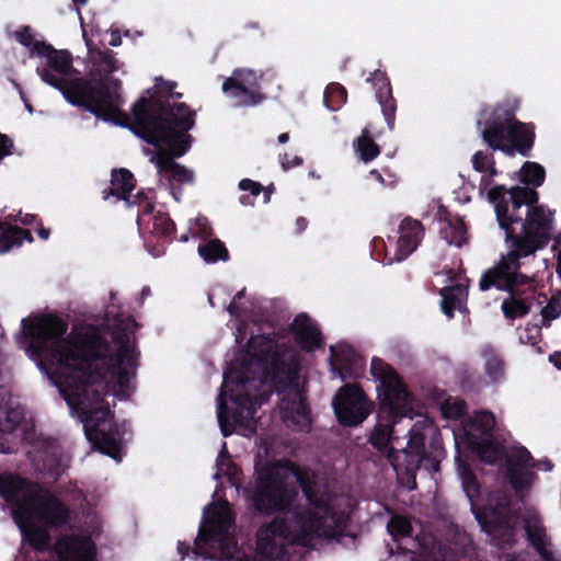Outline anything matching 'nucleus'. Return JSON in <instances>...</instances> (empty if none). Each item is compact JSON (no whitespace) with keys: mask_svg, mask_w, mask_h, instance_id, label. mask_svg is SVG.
Listing matches in <instances>:
<instances>
[{"mask_svg":"<svg viewBox=\"0 0 561 561\" xmlns=\"http://www.w3.org/2000/svg\"><path fill=\"white\" fill-rule=\"evenodd\" d=\"M444 412L450 417H461L466 412V403L465 401L459 400L455 401L453 404H446Z\"/></svg>","mask_w":561,"mask_h":561,"instance_id":"49530a36","label":"nucleus"},{"mask_svg":"<svg viewBox=\"0 0 561 561\" xmlns=\"http://www.w3.org/2000/svg\"><path fill=\"white\" fill-rule=\"evenodd\" d=\"M125 205L127 208L138 207L137 226L139 230H144L153 216L154 202L144 191H138L136 195L130 197V202L125 203Z\"/></svg>","mask_w":561,"mask_h":561,"instance_id":"c85d7f7f","label":"nucleus"},{"mask_svg":"<svg viewBox=\"0 0 561 561\" xmlns=\"http://www.w3.org/2000/svg\"><path fill=\"white\" fill-rule=\"evenodd\" d=\"M370 176H373L376 181L380 182V183H383L385 180L382 178V175L380 174V172L376 169L371 170L369 172Z\"/></svg>","mask_w":561,"mask_h":561,"instance_id":"0e129e2a","label":"nucleus"},{"mask_svg":"<svg viewBox=\"0 0 561 561\" xmlns=\"http://www.w3.org/2000/svg\"><path fill=\"white\" fill-rule=\"evenodd\" d=\"M228 311L231 316H237L240 311V308L237 304V301L232 300L230 305L228 306Z\"/></svg>","mask_w":561,"mask_h":561,"instance_id":"e2e57ef3","label":"nucleus"},{"mask_svg":"<svg viewBox=\"0 0 561 561\" xmlns=\"http://www.w3.org/2000/svg\"><path fill=\"white\" fill-rule=\"evenodd\" d=\"M178 83L175 81H168V80H164L163 78H156V91L153 92L152 95H163V93L165 95H169V93H172V90H174L176 88Z\"/></svg>","mask_w":561,"mask_h":561,"instance_id":"a18cd8bd","label":"nucleus"},{"mask_svg":"<svg viewBox=\"0 0 561 561\" xmlns=\"http://www.w3.org/2000/svg\"><path fill=\"white\" fill-rule=\"evenodd\" d=\"M290 332L301 350L311 352L322 346V334L307 313H299L290 324Z\"/></svg>","mask_w":561,"mask_h":561,"instance_id":"4be33fe9","label":"nucleus"},{"mask_svg":"<svg viewBox=\"0 0 561 561\" xmlns=\"http://www.w3.org/2000/svg\"><path fill=\"white\" fill-rule=\"evenodd\" d=\"M561 316V290H557L547 301V305L541 309V321L543 325H549L550 322Z\"/></svg>","mask_w":561,"mask_h":561,"instance_id":"e433bc0d","label":"nucleus"},{"mask_svg":"<svg viewBox=\"0 0 561 561\" xmlns=\"http://www.w3.org/2000/svg\"><path fill=\"white\" fill-rule=\"evenodd\" d=\"M480 459L489 465H494L502 459L501 448L492 439H483L476 445Z\"/></svg>","mask_w":561,"mask_h":561,"instance_id":"f704fd0d","label":"nucleus"},{"mask_svg":"<svg viewBox=\"0 0 561 561\" xmlns=\"http://www.w3.org/2000/svg\"><path fill=\"white\" fill-rule=\"evenodd\" d=\"M8 218L15 222H21L24 226H31L34 222H36V220H37L36 215H34V214H24L23 215L22 211H20L16 216L10 215Z\"/></svg>","mask_w":561,"mask_h":561,"instance_id":"8fccbe9b","label":"nucleus"},{"mask_svg":"<svg viewBox=\"0 0 561 561\" xmlns=\"http://www.w3.org/2000/svg\"><path fill=\"white\" fill-rule=\"evenodd\" d=\"M518 107L517 100H505L490 112L486 107L481 110L480 116L485 118L481 138L493 151H502L508 157L519 153L529 158L536 139L535 125L516 118Z\"/></svg>","mask_w":561,"mask_h":561,"instance_id":"6e6552de","label":"nucleus"},{"mask_svg":"<svg viewBox=\"0 0 561 561\" xmlns=\"http://www.w3.org/2000/svg\"><path fill=\"white\" fill-rule=\"evenodd\" d=\"M190 551H191V546L188 543H186L185 541L178 542V552L181 556L182 560L188 556Z\"/></svg>","mask_w":561,"mask_h":561,"instance_id":"5fc2aeb1","label":"nucleus"},{"mask_svg":"<svg viewBox=\"0 0 561 561\" xmlns=\"http://www.w3.org/2000/svg\"><path fill=\"white\" fill-rule=\"evenodd\" d=\"M485 173L488 174V176H491L492 179L499 174V171H497L496 165H495V159L494 158L492 159V161L488 165Z\"/></svg>","mask_w":561,"mask_h":561,"instance_id":"052dcab7","label":"nucleus"},{"mask_svg":"<svg viewBox=\"0 0 561 561\" xmlns=\"http://www.w3.org/2000/svg\"><path fill=\"white\" fill-rule=\"evenodd\" d=\"M225 461L228 462L229 466H231V460L229 458V455H228V450H227V445L226 443L222 444V449L221 451L219 453V456L217 458V466L218 467H221L225 465Z\"/></svg>","mask_w":561,"mask_h":561,"instance_id":"864d4df0","label":"nucleus"},{"mask_svg":"<svg viewBox=\"0 0 561 561\" xmlns=\"http://www.w3.org/2000/svg\"><path fill=\"white\" fill-rule=\"evenodd\" d=\"M442 296V311L449 318H454L455 310L460 307L462 300L467 298L468 290L462 284L444 287L439 290Z\"/></svg>","mask_w":561,"mask_h":561,"instance_id":"cd10ccee","label":"nucleus"},{"mask_svg":"<svg viewBox=\"0 0 561 561\" xmlns=\"http://www.w3.org/2000/svg\"><path fill=\"white\" fill-rule=\"evenodd\" d=\"M479 423L483 431H491L494 426L495 420L491 412H482L479 417Z\"/></svg>","mask_w":561,"mask_h":561,"instance_id":"3c124183","label":"nucleus"},{"mask_svg":"<svg viewBox=\"0 0 561 561\" xmlns=\"http://www.w3.org/2000/svg\"><path fill=\"white\" fill-rule=\"evenodd\" d=\"M38 485L39 483L16 473H0V496L11 507V515L15 524H19L22 513L26 512L30 499Z\"/></svg>","mask_w":561,"mask_h":561,"instance_id":"4468645a","label":"nucleus"},{"mask_svg":"<svg viewBox=\"0 0 561 561\" xmlns=\"http://www.w3.org/2000/svg\"><path fill=\"white\" fill-rule=\"evenodd\" d=\"M108 44L114 47L119 46L122 44V37L118 31L112 32Z\"/></svg>","mask_w":561,"mask_h":561,"instance_id":"bf43d9fd","label":"nucleus"},{"mask_svg":"<svg viewBox=\"0 0 561 561\" xmlns=\"http://www.w3.org/2000/svg\"><path fill=\"white\" fill-rule=\"evenodd\" d=\"M197 225H198V228H199L201 238L205 239V240L210 238L213 232H211V228L208 225L207 219L206 218H199L197 220Z\"/></svg>","mask_w":561,"mask_h":561,"instance_id":"603ef678","label":"nucleus"},{"mask_svg":"<svg viewBox=\"0 0 561 561\" xmlns=\"http://www.w3.org/2000/svg\"><path fill=\"white\" fill-rule=\"evenodd\" d=\"M183 96L181 92H175L172 90V93H169V95H151L150 98L141 96L131 106V116H128V121L126 124L122 125L123 127H128L130 129L131 126L135 125V113L137 111V106L139 105L140 108L146 110L149 114L152 116L160 115L162 117V112H168L169 110L175 108V106L184 104L185 106H188L184 102H176ZM163 116H165L163 114Z\"/></svg>","mask_w":561,"mask_h":561,"instance_id":"aec40b11","label":"nucleus"},{"mask_svg":"<svg viewBox=\"0 0 561 561\" xmlns=\"http://www.w3.org/2000/svg\"><path fill=\"white\" fill-rule=\"evenodd\" d=\"M239 199H240V203H241L242 205H245V206H248V205H252L251 197H250L249 195H244V194H243V195H241V196H240V198H239Z\"/></svg>","mask_w":561,"mask_h":561,"instance_id":"69168bd1","label":"nucleus"},{"mask_svg":"<svg viewBox=\"0 0 561 561\" xmlns=\"http://www.w3.org/2000/svg\"><path fill=\"white\" fill-rule=\"evenodd\" d=\"M484 371L492 382H497L504 378L505 375V363L503 358L493 353H486L484 355Z\"/></svg>","mask_w":561,"mask_h":561,"instance_id":"72a5a7b5","label":"nucleus"},{"mask_svg":"<svg viewBox=\"0 0 561 561\" xmlns=\"http://www.w3.org/2000/svg\"><path fill=\"white\" fill-rule=\"evenodd\" d=\"M367 82H373L385 121L389 129L392 130L396 125L397 100L392 94L390 79L386 72L376 70L367 78Z\"/></svg>","mask_w":561,"mask_h":561,"instance_id":"6ab92c4d","label":"nucleus"},{"mask_svg":"<svg viewBox=\"0 0 561 561\" xmlns=\"http://www.w3.org/2000/svg\"><path fill=\"white\" fill-rule=\"evenodd\" d=\"M307 226H308V220L305 217L300 216L296 219V231L298 233H301L302 231H305Z\"/></svg>","mask_w":561,"mask_h":561,"instance_id":"13d9d810","label":"nucleus"},{"mask_svg":"<svg viewBox=\"0 0 561 561\" xmlns=\"http://www.w3.org/2000/svg\"><path fill=\"white\" fill-rule=\"evenodd\" d=\"M136 186V179L134 174L125 168L114 169L111 174V185L103 190V199L110 196H115L125 203L130 202V193Z\"/></svg>","mask_w":561,"mask_h":561,"instance_id":"5701e85b","label":"nucleus"},{"mask_svg":"<svg viewBox=\"0 0 561 561\" xmlns=\"http://www.w3.org/2000/svg\"><path fill=\"white\" fill-rule=\"evenodd\" d=\"M436 219L442 225L439 236L449 245L461 248L467 243V225L461 217L453 215L445 206H439Z\"/></svg>","mask_w":561,"mask_h":561,"instance_id":"412c9836","label":"nucleus"},{"mask_svg":"<svg viewBox=\"0 0 561 561\" xmlns=\"http://www.w3.org/2000/svg\"><path fill=\"white\" fill-rule=\"evenodd\" d=\"M22 329L30 348L56 367L54 381L69 404L84 415L85 436L92 446L116 461L122 460L125 431L115 422L104 400V390L113 385L119 398L128 399L135 391L139 352L130 344L125 331L113 333L117 345L111 344L95 325L73 328L65 336L68 322L47 313L28 322Z\"/></svg>","mask_w":561,"mask_h":561,"instance_id":"f257e3e1","label":"nucleus"},{"mask_svg":"<svg viewBox=\"0 0 561 561\" xmlns=\"http://www.w3.org/2000/svg\"><path fill=\"white\" fill-rule=\"evenodd\" d=\"M546 180V170L545 168L539 164L538 162L533 161H526L522 165L519 170V181L524 185H515L510 188H507L505 185L500 184L491 187L488 191V201L491 203L494 207L495 216L497 217V210H496V204L501 203L502 206H506L508 209L511 208L512 202L523 199L519 194H515V190H529L535 193H537V201L536 203H531L527 205V215L525 216L527 219L528 217L533 216V213L541 208L543 216L546 219H549V240L551 239L552 233V222H553V215L554 213L548 209L545 205L539 204V193L537 192V187L541 186Z\"/></svg>","mask_w":561,"mask_h":561,"instance_id":"9d476101","label":"nucleus"},{"mask_svg":"<svg viewBox=\"0 0 561 561\" xmlns=\"http://www.w3.org/2000/svg\"><path fill=\"white\" fill-rule=\"evenodd\" d=\"M197 251L206 263H216L219 260H229L228 249L219 239H210L208 242L199 244Z\"/></svg>","mask_w":561,"mask_h":561,"instance_id":"2f4dec72","label":"nucleus"},{"mask_svg":"<svg viewBox=\"0 0 561 561\" xmlns=\"http://www.w3.org/2000/svg\"><path fill=\"white\" fill-rule=\"evenodd\" d=\"M511 460H513V462L516 463L520 468L527 469V467H534V463L531 462L533 457H531L530 453L525 447L518 448L514 453L513 458Z\"/></svg>","mask_w":561,"mask_h":561,"instance_id":"c03bdc74","label":"nucleus"},{"mask_svg":"<svg viewBox=\"0 0 561 561\" xmlns=\"http://www.w3.org/2000/svg\"><path fill=\"white\" fill-rule=\"evenodd\" d=\"M279 161H280L282 168L285 171L293 169L295 167H299L304 163V160L301 157L295 156V157L290 158L287 152L279 154Z\"/></svg>","mask_w":561,"mask_h":561,"instance_id":"09e8293b","label":"nucleus"},{"mask_svg":"<svg viewBox=\"0 0 561 561\" xmlns=\"http://www.w3.org/2000/svg\"><path fill=\"white\" fill-rule=\"evenodd\" d=\"M549 362L553 364V366L561 370V351H557L549 355Z\"/></svg>","mask_w":561,"mask_h":561,"instance_id":"4d7b16f0","label":"nucleus"},{"mask_svg":"<svg viewBox=\"0 0 561 561\" xmlns=\"http://www.w3.org/2000/svg\"><path fill=\"white\" fill-rule=\"evenodd\" d=\"M336 359L340 362L339 376L342 380L358 377L357 373L352 371V366H356L362 362V358H359L355 353L337 356Z\"/></svg>","mask_w":561,"mask_h":561,"instance_id":"ea45409f","label":"nucleus"},{"mask_svg":"<svg viewBox=\"0 0 561 561\" xmlns=\"http://www.w3.org/2000/svg\"><path fill=\"white\" fill-rule=\"evenodd\" d=\"M89 56L96 71L100 73L98 79L106 78L113 80L110 77L111 73L118 70L117 59L113 50L104 47L103 49L96 47L92 41L85 39Z\"/></svg>","mask_w":561,"mask_h":561,"instance_id":"393cba45","label":"nucleus"},{"mask_svg":"<svg viewBox=\"0 0 561 561\" xmlns=\"http://www.w3.org/2000/svg\"><path fill=\"white\" fill-rule=\"evenodd\" d=\"M296 479L308 506L291 510L298 497V489L288 482L280 462H266L255 467V478L249 491L253 511L262 516L291 514L296 527L286 517L276 516L263 524L256 531V553L265 561L280 559L285 546L276 541L279 538L289 546L308 547L314 538L335 539L343 535L348 525V516L336 511L327 491L321 492L317 474L309 468L287 461L284 466Z\"/></svg>","mask_w":561,"mask_h":561,"instance_id":"f03ea898","label":"nucleus"},{"mask_svg":"<svg viewBox=\"0 0 561 561\" xmlns=\"http://www.w3.org/2000/svg\"><path fill=\"white\" fill-rule=\"evenodd\" d=\"M23 518H32L42 526L58 529L69 523L71 512L60 499L39 484L20 520Z\"/></svg>","mask_w":561,"mask_h":561,"instance_id":"ddd939ff","label":"nucleus"},{"mask_svg":"<svg viewBox=\"0 0 561 561\" xmlns=\"http://www.w3.org/2000/svg\"><path fill=\"white\" fill-rule=\"evenodd\" d=\"M16 526L22 533V537L27 543L36 551L43 552L49 549L50 535L47 530L48 527L36 524L32 518L19 519Z\"/></svg>","mask_w":561,"mask_h":561,"instance_id":"b1692460","label":"nucleus"},{"mask_svg":"<svg viewBox=\"0 0 561 561\" xmlns=\"http://www.w3.org/2000/svg\"><path fill=\"white\" fill-rule=\"evenodd\" d=\"M245 353L249 359L232 363L224 373L217 407L222 435L231 434L226 425L229 413L227 399L234 405L232 421L241 424L244 419L253 416L256 404L267 400L265 393L259 392L265 383L282 394L279 408L285 421L301 428L310 427V408L298 388L297 363L294 358H286L288 346L279 344L275 335L260 334L249 339Z\"/></svg>","mask_w":561,"mask_h":561,"instance_id":"7ed1b4c3","label":"nucleus"},{"mask_svg":"<svg viewBox=\"0 0 561 561\" xmlns=\"http://www.w3.org/2000/svg\"><path fill=\"white\" fill-rule=\"evenodd\" d=\"M493 158V153H488L482 150H479L472 156V168L479 173H485L486 168Z\"/></svg>","mask_w":561,"mask_h":561,"instance_id":"79ce46f5","label":"nucleus"},{"mask_svg":"<svg viewBox=\"0 0 561 561\" xmlns=\"http://www.w3.org/2000/svg\"><path fill=\"white\" fill-rule=\"evenodd\" d=\"M460 478L462 489L471 502V511L491 543L500 549L512 548L517 541L518 517L512 512L508 503L499 501L494 505L476 506L473 501L480 497L481 486L466 462L460 466Z\"/></svg>","mask_w":561,"mask_h":561,"instance_id":"1a4fd4ad","label":"nucleus"},{"mask_svg":"<svg viewBox=\"0 0 561 561\" xmlns=\"http://www.w3.org/2000/svg\"><path fill=\"white\" fill-rule=\"evenodd\" d=\"M37 469L57 481L68 468V459L57 438L39 434L32 443Z\"/></svg>","mask_w":561,"mask_h":561,"instance_id":"2eb2a0df","label":"nucleus"},{"mask_svg":"<svg viewBox=\"0 0 561 561\" xmlns=\"http://www.w3.org/2000/svg\"><path fill=\"white\" fill-rule=\"evenodd\" d=\"M534 472L520 468L513 460L507 459L506 477L512 488L518 493L527 489L534 478Z\"/></svg>","mask_w":561,"mask_h":561,"instance_id":"7c9ffc66","label":"nucleus"},{"mask_svg":"<svg viewBox=\"0 0 561 561\" xmlns=\"http://www.w3.org/2000/svg\"><path fill=\"white\" fill-rule=\"evenodd\" d=\"M515 194L524 199L512 202L510 209L496 204L497 224L504 230L511 249L494 266L484 271L479 280L481 291L495 288L508 293L501 305L508 320L527 316L536 299L534 279L522 272V260L534 255L549 242V219L545 218L542 209H536L528 219L525 217L527 205L536 203L537 193L522 188L515 190Z\"/></svg>","mask_w":561,"mask_h":561,"instance_id":"20e7f679","label":"nucleus"},{"mask_svg":"<svg viewBox=\"0 0 561 561\" xmlns=\"http://www.w3.org/2000/svg\"><path fill=\"white\" fill-rule=\"evenodd\" d=\"M541 341V328L537 324H526L519 334V342L528 344L536 348L537 353H542L539 342Z\"/></svg>","mask_w":561,"mask_h":561,"instance_id":"58836bf2","label":"nucleus"},{"mask_svg":"<svg viewBox=\"0 0 561 561\" xmlns=\"http://www.w3.org/2000/svg\"><path fill=\"white\" fill-rule=\"evenodd\" d=\"M329 98L334 99L335 106H339L346 102V89L340 83H330L325 89L324 100L328 101Z\"/></svg>","mask_w":561,"mask_h":561,"instance_id":"a19ab883","label":"nucleus"},{"mask_svg":"<svg viewBox=\"0 0 561 561\" xmlns=\"http://www.w3.org/2000/svg\"><path fill=\"white\" fill-rule=\"evenodd\" d=\"M25 241L28 243L34 241L30 230L0 220V254L21 247Z\"/></svg>","mask_w":561,"mask_h":561,"instance_id":"a878e982","label":"nucleus"},{"mask_svg":"<svg viewBox=\"0 0 561 561\" xmlns=\"http://www.w3.org/2000/svg\"><path fill=\"white\" fill-rule=\"evenodd\" d=\"M253 76L254 72L251 70H234L233 76L224 81L222 91L236 100V106L252 107L266 99L263 93L251 91L244 85V82H250L249 77Z\"/></svg>","mask_w":561,"mask_h":561,"instance_id":"f3484780","label":"nucleus"},{"mask_svg":"<svg viewBox=\"0 0 561 561\" xmlns=\"http://www.w3.org/2000/svg\"><path fill=\"white\" fill-rule=\"evenodd\" d=\"M278 142L279 144H286L288 140H289V134L288 133H283L278 136Z\"/></svg>","mask_w":561,"mask_h":561,"instance_id":"338daca9","label":"nucleus"},{"mask_svg":"<svg viewBox=\"0 0 561 561\" xmlns=\"http://www.w3.org/2000/svg\"><path fill=\"white\" fill-rule=\"evenodd\" d=\"M354 148L360 160L366 163L375 160L381 151L367 128H364L360 136L354 141Z\"/></svg>","mask_w":561,"mask_h":561,"instance_id":"c756f323","label":"nucleus"},{"mask_svg":"<svg viewBox=\"0 0 561 561\" xmlns=\"http://www.w3.org/2000/svg\"><path fill=\"white\" fill-rule=\"evenodd\" d=\"M4 419L0 420V431L12 433L24 420V410L22 407H7L2 412Z\"/></svg>","mask_w":561,"mask_h":561,"instance_id":"c9c22d12","label":"nucleus"},{"mask_svg":"<svg viewBox=\"0 0 561 561\" xmlns=\"http://www.w3.org/2000/svg\"><path fill=\"white\" fill-rule=\"evenodd\" d=\"M58 561H95L96 546L89 536L60 535L54 545Z\"/></svg>","mask_w":561,"mask_h":561,"instance_id":"dca6fc26","label":"nucleus"},{"mask_svg":"<svg viewBox=\"0 0 561 561\" xmlns=\"http://www.w3.org/2000/svg\"><path fill=\"white\" fill-rule=\"evenodd\" d=\"M234 524V516L228 503L222 506L209 504L204 510V517L196 539V554H204L203 547L218 548L221 556L229 557L236 540L229 530Z\"/></svg>","mask_w":561,"mask_h":561,"instance_id":"9b49d317","label":"nucleus"},{"mask_svg":"<svg viewBox=\"0 0 561 561\" xmlns=\"http://www.w3.org/2000/svg\"><path fill=\"white\" fill-rule=\"evenodd\" d=\"M370 373L379 381V409L377 422L368 443L387 458L398 477L405 480L409 489L416 488V471L424 467L428 472L439 471V461L426 450L425 435L413 426L409 431L405 448L392 447L393 427L412 412V396L397 370L378 357H373Z\"/></svg>","mask_w":561,"mask_h":561,"instance_id":"39448f33","label":"nucleus"},{"mask_svg":"<svg viewBox=\"0 0 561 561\" xmlns=\"http://www.w3.org/2000/svg\"><path fill=\"white\" fill-rule=\"evenodd\" d=\"M37 234L41 239L47 240L50 236V229L43 227V225L41 224L37 229Z\"/></svg>","mask_w":561,"mask_h":561,"instance_id":"680f3d73","label":"nucleus"},{"mask_svg":"<svg viewBox=\"0 0 561 561\" xmlns=\"http://www.w3.org/2000/svg\"><path fill=\"white\" fill-rule=\"evenodd\" d=\"M399 239L397 241L396 260L402 261L412 254L421 244L425 228L423 224L412 217H405L399 225Z\"/></svg>","mask_w":561,"mask_h":561,"instance_id":"a211bd4d","label":"nucleus"},{"mask_svg":"<svg viewBox=\"0 0 561 561\" xmlns=\"http://www.w3.org/2000/svg\"><path fill=\"white\" fill-rule=\"evenodd\" d=\"M164 115L152 116L138 105L130 130L157 148L150 161L161 176L179 183L192 182L193 173L175 159L183 157L192 146L193 138L188 131L195 126L196 112L182 104L164 112Z\"/></svg>","mask_w":561,"mask_h":561,"instance_id":"0eeeda50","label":"nucleus"},{"mask_svg":"<svg viewBox=\"0 0 561 561\" xmlns=\"http://www.w3.org/2000/svg\"><path fill=\"white\" fill-rule=\"evenodd\" d=\"M557 273L558 275L561 277V251L559 252L558 254V260H557Z\"/></svg>","mask_w":561,"mask_h":561,"instance_id":"774afa93","label":"nucleus"},{"mask_svg":"<svg viewBox=\"0 0 561 561\" xmlns=\"http://www.w3.org/2000/svg\"><path fill=\"white\" fill-rule=\"evenodd\" d=\"M525 531L529 545L539 553L543 561H557L553 552L548 548L546 529L542 525L527 522Z\"/></svg>","mask_w":561,"mask_h":561,"instance_id":"bb28decb","label":"nucleus"},{"mask_svg":"<svg viewBox=\"0 0 561 561\" xmlns=\"http://www.w3.org/2000/svg\"><path fill=\"white\" fill-rule=\"evenodd\" d=\"M15 38L18 42L31 49V54H33V46L37 44L39 41L34 39V35L30 26H23L15 32Z\"/></svg>","mask_w":561,"mask_h":561,"instance_id":"37998d69","label":"nucleus"},{"mask_svg":"<svg viewBox=\"0 0 561 561\" xmlns=\"http://www.w3.org/2000/svg\"><path fill=\"white\" fill-rule=\"evenodd\" d=\"M150 220H152L151 233L162 238H170L174 234L175 224L167 213L157 211Z\"/></svg>","mask_w":561,"mask_h":561,"instance_id":"473e14b6","label":"nucleus"},{"mask_svg":"<svg viewBox=\"0 0 561 561\" xmlns=\"http://www.w3.org/2000/svg\"><path fill=\"white\" fill-rule=\"evenodd\" d=\"M334 414L340 425L356 427L373 412L375 404L364 392L360 385L345 383L332 400Z\"/></svg>","mask_w":561,"mask_h":561,"instance_id":"f8f14e48","label":"nucleus"},{"mask_svg":"<svg viewBox=\"0 0 561 561\" xmlns=\"http://www.w3.org/2000/svg\"><path fill=\"white\" fill-rule=\"evenodd\" d=\"M387 530L393 540H398L401 537H409L412 531V526L405 517L393 516L387 524Z\"/></svg>","mask_w":561,"mask_h":561,"instance_id":"4c0bfd02","label":"nucleus"},{"mask_svg":"<svg viewBox=\"0 0 561 561\" xmlns=\"http://www.w3.org/2000/svg\"><path fill=\"white\" fill-rule=\"evenodd\" d=\"M239 188L241 191H249L252 196H259L260 193L263 191V186L261 183L252 181L250 179H242L239 182Z\"/></svg>","mask_w":561,"mask_h":561,"instance_id":"de8ad7c7","label":"nucleus"},{"mask_svg":"<svg viewBox=\"0 0 561 561\" xmlns=\"http://www.w3.org/2000/svg\"><path fill=\"white\" fill-rule=\"evenodd\" d=\"M493 182V179L491 176H488L486 173H483L480 180L479 184V191L482 193L483 191L488 190Z\"/></svg>","mask_w":561,"mask_h":561,"instance_id":"6e6d98bb","label":"nucleus"},{"mask_svg":"<svg viewBox=\"0 0 561 561\" xmlns=\"http://www.w3.org/2000/svg\"><path fill=\"white\" fill-rule=\"evenodd\" d=\"M33 55L47 59L46 66L37 68V72L44 82L59 90L67 102L83 107L104 122L116 125L127 123V113L121 110L124 100L119 93V79L68 78L72 70L71 55L67 50H57L45 42L33 46Z\"/></svg>","mask_w":561,"mask_h":561,"instance_id":"423d86ee","label":"nucleus"}]
</instances>
